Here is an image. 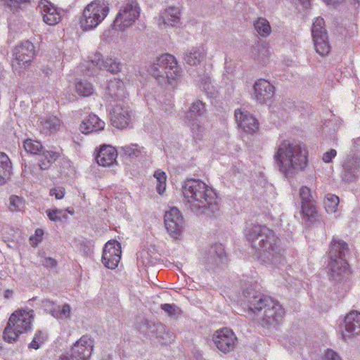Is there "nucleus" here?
Masks as SVG:
<instances>
[{"label":"nucleus","mask_w":360,"mask_h":360,"mask_svg":"<svg viewBox=\"0 0 360 360\" xmlns=\"http://www.w3.org/2000/svg\"><path fill=\"white\" fill-rule=\"evenodd\" d=\"M104 127L105 122L96 115L91 114L82 121L79 129L83 134H89L103 130Z\"/></svg>","instance_id":"26"},{"label":"nucleus","mask_w":360,"mask_h":360,"mask_svg":"<svg viewBox=\"0 0 360 360\" xmlns=\"http://www.w3.org/2000/svg\"><path fill=\"white\" fill-rule=\"evenodd\" d=\"M167 176L164 172H159V194H162L166 190Z\"/></svg>","instance_id":"54"},{"label":"nucleus","mask_w":360,"mask_h":360,"mask_svg":"<svg viewBox=\"0 0 360 360\" xmlns=\"http://www.w3.org/2000/svg\"><path fill=\"white\" fill-rule=\"evenodd\" d=\"M42 72L45 74V75L49 76L52 72V69L48 66H46L42 68Z\"/></svg>","instance_id":"61"},{"label":"nucleus","mask_w":360,"mask_h":360,"mask_svg":"<svg viewBox=\"0 0 360 360\" xmlns=\"http://www.w3.org/2000/svg\"><path fill=\"white\" fill-rule=\"evenodd\" d=\"M328 4H335L340 2L341 0H326Z\"/></svg>","instance_id":"64"},{"label":"nucleus","mask_w":360,"mask_h":360,"mask_svg":"<svg viewBox=\"0 0 360 360\" xmlns=\"http://www.w3.org/2000/svg\"><path fill=\"white\" fill-rule=\"evenodd\" d=\"M340 331L345 340L360 335V313L356 311L348 313L340 326Z\"/></svg>","instance_id":"16"},{"label":"nucleus","mask_w":360,"mask_h":360,"mask_svg":"<svg viewBox=\"0 0 360 360\" xmlns=\"http://www.w3.org/2000/svg\"><path fill=\"white\" fill-rule=\"evenodd\" d=\"M12 56V68L20 74L31 65L35 56L34 46L29 41L22 42L13 49Z\"/></svg>","instance_id":"8"},{"label":"nucleus","mask_w":360,"mask_h":360,"mask_svg":"<svg viewBox=\"0 0 360 360\" xmlns=\"http://www.w3.org/2000/svg\"><path fill=\"white\" fill-rule=\"evenodd\" d=\"M141 258L146 266L155 267L158 264V254L155 247L153 246L147 250L142 251Z\"/></svg>","instance_id":"35"},{"label":"nucleus","mask_w":360,"mask_h":360,"mask_svg":"<svg viewBox=\"0 0 360 360\" xmlns=\"http://www.w3.org/2000/svg\"><path fill=\"white\" fill-rule=\"evenodd\" d=\"M41 264L47 268H53L56 265V261L51 257H44Z\"/></svg>","instance_id":"57"},{"label":"nucleus","mask_w":360,"mask_h":360,"mask_svg":"<svg viewBox=\"0 0 360 360\" xmlns=\"http://www.w3.org/2000/svg\"><path fill=\"white\" fill-rule=\"evenodd\" d=\"M125 95L124 83L121 80L114 78L109 81L105 93V98L107 100L120 101Z\"/></svg>","instance_id":"22"},{"label":"nucleus","mask_w":360,"mask_h":360,"mask_svg":"<svg viewBox=\"0 0 360 360\" xmlns=\"http://www.w3.org/2000/svg\"><path fill=\"white\" fill-rule=\"evenodd\" d=\"M302 212L309 219L314 218L316 214V207L311 202L302 205Z\"/></svg>","instance_id":"47"},{"label":"nucleus","mask_w":360,"mask_h":360,"mask_svg":"<svg viewBox=\"0 0 360 360\" xmlns=\"http://www.w3.org/2000/svg\"><path fill=\"white\" fill-rule=\"evenodd\" d=\"M344 178L352 181L359 175L360 172V155H349L343 165Z\"/></svg>","instance_id":"23"},{"label":"nucleus","mask_w":360,"mask_h":360,"mask_svg":"<svg viewBox=\"0 0 360 360\" xmlns=\"http://www.w3.org/2000/svg\"><path fill=\"white\" fill-rule=\"evenodd\" d=\"M34 312L32 309H18L10 316L3 333L4 340L8 343L17 341L19 335L31 329Z\"/></svg>","instance_id":"5"},{"label":"nucleus","mask_w":360,"mask_h":360,"mask_svg":"<svg viewBox=\"0 0 360 360\" xmlns=\"http://www.w3.org/2000/svg\"><path fill=\"white\" fill-rule=\"evenodd\" d=\"M339 198L333 194H328L324 201L325 209L329 214L335 213L338 210Z\"/></svg>","instance_id":"39"},{"label":"nucleus","mask_w":360,"mask_h":360,"mask_svg":"<svg viewBox=\"0 0 360 360\" xmlns=\"http://www.w3.org/2000/svg\"><path fill=\"white\" fill-rule=\"evenodd\" d=\"M184 202L197 214H214L219 210L217 194L199 179H188L183 185Z\"/></svg>","instance_id":"3"},{"label":"nucleus","mask_w":360,"mask_h":360,"mask_svg":"<svg viewBox=\"0 0 360 360\" xmlns=\"http://www.w3.org/2000/svg\"><path fill=\"white\" fill-rule=\"evenodd\" d=\"M181 76V68L174 56L165 53L159 56V78L168 92L176 88Z\"/></svg>","instance_id":"6"},{"label":"nucleus","mask_w":360,"mask_h":360,"mask_svg":"<svg viewBox=\"0 0 360 360\" xmlns=\"http://www.w3.org/2000/svg\"><path fill=\"white\" fill-rule=\"evenodd\" d=\"M117 151L110 146H103L101 148L96 160L99 165L109 167L112 165L117 158Z\"/></svg>","instance_id":"27"},{"label":"nucleus","mask_w":360,"mask_h":360,"mask_svg":"<svg viewBox=\"0 0 360 360\" xmlns=\"http://www.w3.org/2000/svg\"><path fill=\"white\" fill-rule=\"evenodd\" d=\"M121 150L124 153L131 158H137L146 153L143 147H141L137 144H131L121 147Z\"/></svg>","instance_id":"40"},{"label":"nucleus","mask_w":360,"mask_h":360,"mask_svg":"<svg viewBox=\"0 0 360 360\" xmlns=\"http://www.w3.org/2000/svg\"><path fill=\"white\" fill-rule=\"evenodd\" d=\"M187 125L190 128L195 141H201L205 133V127L198 119L188 120Z\"/></svg>","instance_id":"34"},{"label":"nucleus","mask_w":360,"mask_h":360,"mask_svg":"<svg viewBox=\"0 0 360 360\" xmlns=\"http://www.w3.org/2000/svg\"><path fill=\"white\" fill-rule=\"evenodd\" d=\"M245 236L255 250L257 259L268 267L280 269L285 263L284 249L274 231L265 226L252 225L245 230Z\"/></svg>","instance_id":"1"},{"label":"nucleus","mask_w":360,"mask_h":360,"mask_svg":"<svg viewBox=\"0 0 360 360\" xmlns=\"http://www.w3.org/2000/svg\"><path fill=\"white\" fill-rule=\"evenodd\" d=\"M70 307L68 304H64L61 309L58 306L53 313V317L59 320L66 321L70 318Z\"/></svg>","instance_id":"44"},{"label":"nucleus","mask_w":360,"mask_h":360,"mask_svg":"<svg viewBox=\"0 0 360 360\" xmlns=\"http://www.w3.org/2000/svg\"><path fill=\"white\" fill-rule=\"evenodd\" d=\"M234 116L238 128L244 132L252 134L258 129V121L248 111L238 108L235 110Z\"/></svg>","instance_id":"17"},{"label":"nucleus","mask_w":360,"mask_h":360,"mask_svg":"<svg viewBox=\"0 0 360 360\" xmlns=\"http://www.w3.org/2000/svg\"><path fill=\"white\" fill-rule=\"evenodd\" d=\"M190 111L196 116H202L206 111L205 105L200 101H195L192 103L190 107Z\"/></svg>","instance_id":"46"},{"label":"nucleus","mask_w":360,"mask_h":360,"mask_svg":"<svg viewBox=\"0 0 360 360\" xmlns=\"http://www.w3.org/2000/svg\"><path fill=\"white\" fill-rule=\"evenodd\" d=\"M44 231L41 229H37L34 232V236H32L30 238V240L32 245L36 247L41 241Z\"/></svg>","instance_id":"51"},{"label":"nucleus","mask_w":360,"mask_h":360,"mask_svg":"<svg viewBox=\"0 0 360 360\" xmlns=\"http://www.w3.org/2000/svg\"><path fill=\"white\" fill-rule=\"evenodd\" d=\"M121 245L117 240H109L105 245L102 262L105 266L110 269H115L121 259Z\"/></svg>","instance_id":"15"},{"label":"nucleus","mask_w":360,"mask_h":360,"mask_svg":"<svg viewBox=\"0 0 360 360\" xmlns=\"http://www.w3.org/2000/svg\"><path fill=\"white\" fill-rule=\"evenodd\" d=\"M44 342V337L42 336V333L41 331L37 333L32 340V341L30 343L29 347L34 349H37L40 347V345Z\"/></svg>","instance_id":"50"},{"label":"nucleus","mask_w":360,"mask_h":360,"mask_svg":"<svg viewBox=\"0 0 360 360\" xmlns=\"http://www.w3.org/2000/svg\"><path fill=\"white\" fill-rule=\"evenodd\" d=\"M165 229L173 238H178L184 231L185 221L180 211L176 207H170L164 217Z\"/></svg>","instance_id":"10"},{"label":"nucleus","mask_w":360,"mask_h":360,"mask_svg":"<svg viewBox=\"0 0 360 360\" xmlns=\"http://www.w3.org/2000/svg\"><path fill=\"white\" fill-rule=\"evenodd\" d=\"M39 8L42 15L43 21L49 25H56L61 19L60 11L47 0H41Z\"/></svg>","instance_id":"19"},{"label":"nucleus","mask_w":360,"mask_h":360,"mask_svg":"<svg viewBox=\"0 0 360 360\" xmlns=\"http://www.w3.org/2000/svg\"><path fill=\"white\" fill-rule=\"evenodd\" d=\"M249 309L255 320L262 326H276L283 318L285 311L278 301L266 296L254 297Z\"/></svg>","instance_id":"4"},{"label":"nucleus","mask_w":360,"mask_h":360,"mask_svg":"<svg viewBox=\"0 0 360 360\" xmlns=\"http://www.w3.org/2000/svg\"><path fill=\"white\" fill-rule=\"evenodd\" d=\"M337 152L335 149H330V150L323 153L322 160L326 163L331 162L332 159L335 157Z\"/></svg>","instance_id":"55"},{"label":"nucleus","mask_w":360,"mask_h":360,"mask_svg":"<svg viewBox=\"0 0 360 360\" xmlns=\"http://www.w3.org/2000/svg\"><path fill=\"white\" fill-rule=\"evenodd\" d=\"M75 90L79 96L86 97L94 93V86L87 81H79L75 84Z\"/></svg>","instance_id":"37"},{"label":"nucleus","mask_w":360,"mask_h":360,"mask_svg":"<svg viewBox=\"0 0 360 360\" xmlns=\"http://www.w3.org/2000/svg\"><path fill=\"white\" fill-rule=\"evenodd\" d=\"M65 193V188L63 187H56L50 190V195L54 196L57 200L63 198Z\"/></svg>","instance_id":"53"},{"label":"nucleus","mask_w":360,"mask_h":360,"mask_svg":"<svg viewBox=\"0 0 360 360\" xmlns=\"http://www.w3.org/2000/svg\"><path fill=\"white\" fill-rule=\"evenodd\" d=\"M61 126V120L54 115L43 117L39 120V129L41 133L46 135L56 133Z\"/></svg>","instance_id":"24"},{"label":"nucleus","mask_w":360,"mask_h":360,"mask_svg":"<svg viewBox=\"0 0 360 360\" xmlns=\"http://www.w3.org/2000/svg\"><path fill=\"white\" fill-rule=\"evenodd\" d=\"M11 162L8 155L0 152V185L4 184L11 173Z\"/></svg>","instance_id":"31"},{"label":"nucleus","mask_w":360,"mask_h":360,"mask_svg":"<svg viewBox=\"0 0 360 360\" xmlns=\"http://www.w3.org/2000/svg\"><path fill=\"white\" fill-rule=\"evenodd\" d=\"M205 262L210 267L218 266L226 259L224 248L221 244H215L205 252Z\"/></svg>","instance_id":"21"},{"label":"nucleus","mask_w":360,"mask_h":360,"mask_svg":"<svg viewBox=\"0 0 360 360\" xmlns=\"http://www.w3.org/2000/svg\"><path fill=\"white\" fill-rule=\"evenodd\" d=\"M273 158L275 167L287 179L305 171L308 166L306 146L294 140L282 141L276 146Z\"/></svg>","instance_id":"2"},{"label":"nucleus","mask_w":360,"mask_h":360,"mask_svg":"<svg viewBox=\"0 0 360 360\" xmlns=\"http://www.w3.org/2000/svg\"><path fill=\"white\" fill-rule=\"evenodd\" d=\"M132 112L123 102L115 105L110 110V122L115 127L122 129L127 127L131 120Z\"/></svg>","instance_id":"13"},{"label":"nucleus","mask_w":360,"mask_h":360,"mask_svg":"<svg viewBox=\"0 0 360 360\" xmlns=\"http://www.w3.org/2000/svg\"><path fill=\"white\" fill-rule=\"evenodd\" d=\"M254 27L258 34L262 37H268L271 33L269 22L264 18L259 17L254 22Z\"/></svg>","instance_id":"32"},{"label":"nucleus","mask_w":360,"mask_h":360,"mask_svg":"<svg viewBox=\"0 0 360 360\" xmlns=\"http://www.w3.org/2000/svg\"><path fill=\"white\" fill-rule=\"evenodd\" d=\"M274 93L275 88L269 81L259 79L253 85L252 98L258 104H266L271 100Z\"/></svg>","instance_id":"14"},{"label":"nucleus","mask_w":360,"mask_h":360,"mask_svg":"<svg viewBox=\"0 0 360 360\" xmlns=\"http://www.w3.org/2000/svg\"><path fill=\"white\" fill-rule=\"evenodd\" d=\"M162 311L169 317L176 319L181 314L180 309L175 304H164L161 305Z\"/></svg>","instance_id":"45"},{"label":"nucleus","mask_w":360,"mask_h":360,"mask_svg":"<svg viewBox=\"0 0 360 360\" xmlns=\"http://www.w3.org/2000/svg\"><path fill=\"white\" fill-rule=\"evenodd\" d=\"M46 213L49 219L55 222L61 221L63 219L68 218L65 210L63 209L47 210Z\"/></svg>","instance_id":"43"},{"label":"nucleus","mask_w":360,"mask_h":360,"mask_svg":"<svg viewBox=\"0 0 360 360\" xmlns=\"http://www.w3.org/2000/svg\"><path fill=\"white\" fill-rule=\"evenodd\" d=\"M161 330L163 332V335L161 337L162 341L161 343L162 345H167L174 340V334L169 330H166V328L164 326H159V331Z\"/></svg>","instance_id":"49"},{"label":"nucleus","mask_w":360,"mask_h":360,"mask_svg":"<svg viewBox=\"0 0 360 360\" xmlns=\"http://www.w3.org/2000/svg\"><path fill=\"white\" fill-rule=\"evenodd\" d=\"M42 307L53 316V313L56 311L58 306L53 302L45 300L42 301Z\"/></svg>","instance_id":"52"},{"label":"nucleus","mask_w":360,"mask_h":360,"mask_svg":"<svg viewBox=\"0 0 360 360\" xmlns=\"http://www.w3.org/2000/svg\"><path fill=\"white\" fill-rule=\"evenodd\" d=\"M312 37L328 34L325 28V22L322 18H315L311 27Z\"/></svg>","instance_id":"38"},{"label":"nucleus","mask_w":360,"mask_h":360,"mask_svg":"<svg viewBox=\"0 0 360 360\" xmlns=\"http://www.w3.org/2000/svg\"><path fill=\"white\" fill-rule=\"evenodd\" d=\"M42 171L43 169L38 164H25L22 171V174L27 179H39L41 176Z\"/></svg>","instance_id":"36"},{"label":"nucleus","mask_w":360,"mask_h":360,"mask_svg":"<svg viewBox=\"0 0 360 360\" xmlns=\"http://www.w3.org/2000/svg\"><path fill=\"white\" fill-rule=\"evenodd\" d=\"M316 52L321 56H326L330 52L331 46L328 34L312 37Z\"/></svg>","instance_id":"30"},{"label":"nucleus","mask_w":360,"mask_h":360,"mask_svg":"<svg viewBox=\"0 0 360 360\" xmlns=\"http://www.w3.org/2000/svg\"><path fill=\"white\" fill-rule=\"evenodd\" d=\"M65 213L68 212L70 214H74V210L72 208L68 207V208L65 209Z\"/></svg>","instance_id":"63"},{"label":"nucleus","mask_w":360,"mask_h":360,"mask_svg":"<svg viewBox=\"0 0 360 360\" xmlns=\"http://www.w3.org/2000/svg\"><path fill=\"white\" fill-rule=\"evenodd\" d=\"M212 340L217 348L224 354L233 352L237 343L235 333L229 328L216 330L212 335Z\"/></svg>","instance_id":"11"},{"label":"nucleus","mask_w":360,"mask_h":360,"mask_svg":"<svg viewBox=\"0 0 360 360\" xmlns=\"http://www.w3.org/2000/svg\"><path fill=\"white\" fill-rule=\"evenodd\" d=\"M25 207V201L22 198L18 195H11L9 198L8 209L11 212L22 211Z\"/></svg>","instance_id":"41"},{"label":"nucleus","mask_w":360,"mask_h":360,"mask_svg":"<svg viewBox=\"0 0 360 360\" xmlns=\"http://www.w3.org/2000/svg\"><path fill=\"white\" fill-rule=\"evenodd\" d=\"M5 4L9 7H15L18 5L29 1L30 0H1Z\"/></svg>","instance_id":"58"},{"label":"nucleus","mask_w":360,"mask_h":360,"mask_svg":"<svg viewBox=\"0 0 360 360\" xmlns=\"http://www.w3.org/2000/svg\"><path fill=\"white\" fill-rule=\"evenodd\" d=\"M348 251L347 243L338 238H333L328 252L329 259H345Z\"/></svg>","instance_id":"25"},{"label":"nucleus","mask_w":360,"mask_h":360,"mask_svg":"<svg viewBox=\"0 0 360 360\" xmlns=\"http://www.w3.org/2000/svg\"><path fill=\"white\" fill-rule=\"evenodd\" d=\"M352 4L354 6H359L360 5V0H352Z\"/></svg>","instance_id":"62"},{"label":"nucleus","mask_w":360,"mask_h":360,"mask_svg":"<svg viewBox=\"0 0 360 360\" xmlns=\"http://www.w3.org/2000/svg\"><path fill=\"white\" fill-rule=\"evenodd\" d=\"M109 11V5L105 0L91 1L83 11L80 20L81 27L84 30L94 29L105 18Z\"/></svg>","instance_id":"7"},{"label":"nucleus","mask_w":360,"mask_h":360,"mask_svg":"<svg viewBox=\"0 0 360 360\" xmlns=\"http://www.w3.org/2000/svg\"><path fill=\"white\" fill-rule=\"evenodd\" d=\"M324 360H342L340 356L333 350L328 349L325 354Z\"/></svg>","instance_id":"56"},{"label":"nucleus","mask_w":360,"mask_h":360,"mask_svg":"<svg viewBox=\"0 0 360 360\" xmlns=\"http://www.w3.org/2000/svg\"><path fill=\"white\" fill-rule=\"evenodd\" d=\"M300 195L302 200V205L311 202L312 196L311 191L308 187L302 186L300 189Z\"/></svg>","instance_id":"48"},{"label":"nucleus","mask_w":360,"mask_h":360,"mask_svg":"<svg viewBox=\"0 0 360 360\" xmlns=\"http://www.w3.org/2000/svg\"><path fill=\"white\" fill-rule=\"evenodd\" d=\"M328 266L330 276L335 281H340L349 275V269L346 259H329Z\"/></svg>","instance_id":"20"},{"label":"nucleus","mask_w":360,"mask_h":360,"mask_svg":"<svg viewBox=\"0 0 360 360\" xmlns=\"http://www.w3.org/2000/svg\"><path fill=\"white\" fill-rule=\"evenodd\" d=\"M87 75H94L97 70L105 69L112 73H116L121 70V63L115 58L108 57L105 60L100 53H96L89 63L87 66Z\"/></svg>","instance_id":"12"},{"label":"nucleus","mask_w":360,"mask_h":360,"mask_svg":"<svg viewBox=\"0 0 360 360\" xmlns=\"http://www.w3.org/2000/svg\"><path fill=\"white\" fill-rule=\"evenodd\" d=\"M140 15L139 4L135 0L127 1L120 9L114 22L115 30L124 31L131 27Z\"/></svg>","instance_id":"9"},{"label":"nucleus","mask_w":360,"mask_h":360,"mask_svg":"<svg viewBox=\"0 0 360 360\" xmlns=\"http://www.w3.org/2000/svg\"><path fill=\"white\" fill-rule=\"evenodd\" d=\"M14 292L12 290L7 289L4 292V297L6 300L11 299L13 297Z\"/></svg>","instance_id":"59"},{"label":"nucleus","mask_w":360,"mask_h":360,"mask_svg":"<svg viewBox=\"0 0 360 360\" xmlns=\"http://www.w3.org/2000/svg\"><path fill=\"white\" fill-rule=\"evenodd\" d=\"M300 4H302V6L304 8H308L310 6V2H309V0H298Z\"/></svg>","instance_id":"60"},{"label":"nucleus","mask_w":360,"mask_h":360,"mask_svg":"<svg viewBox=\"0 0 360 360\" xmlns=\"http://www.w3.org/2000/svg\"><path fill=\"white\" fill-rule=\"evenodd\" d=\"M23 147L27 153L38 154L42 150V145L40 142L32 139H27L23 143Z\"/></svg>","instance_id":"42"},{"label":"nucleus","mask_w":360,"mask_h":360,"mask_svg":"<svg viewBox=\"0 0 360 360\" xmlns=\"http://www.w3.org/2000/svg\"><path fill=\"white\" fill-rule=\"evenodd\" d=\"M181 11L177 6H169L162 12V22L168 26L174 27L180 23Z\"/></svg>","instance_id":"28"},{"label":"nucleus","mask_w":360,"mask_h":360,"mask_svg":"<svg viewBox=\"0 0 360 360\" xmlns=\"http://www.w3.org/2000/svg\"><path fill=\"white\" fill-rule=\"evenodd\" d=\"M58 155L53 151L46 150L39 154V167L43 169H48L51 165L58 158Z\"/></svg>","instance_id":"33"},{"label":"nucleus","mask_w":360,"mask_h":360,"mask_svg":"<svg viewBox=\"0 0 360 360\" xmlns=\"http://www.w3.org/2000/svg\"><path fill=\"white\" fill-rule=\"evenodd\" d=\"M92 351L93 340L89 337L83 335L74 344L68 355L75 360H86L90 357Z\"/></svg>","instance_id":"18"},{"label":"nucleus","mask_w":360,"mask_h":360,"mask_svg":"<svg viewBox=\"0 0 360 360\" xmlns=\"http://www.w3.org/2000/svg\"><path fill=\"white\" fill-rule=\"evenodd\" d=\"M206 53L203 48L195 47L188 50L184 55V60L191 66L199 65L205 58Z\"/></svg>","instance_id":"29"}]
</instances>
